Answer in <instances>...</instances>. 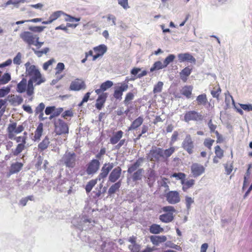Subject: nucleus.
Listing matches in <instances>:
<instances>
[{
    "mask_svg": "<svg viewBox=\"0 0 252 252\" xmlns=\"http://www.w3.org/2000/svg\"><path fill=\"white\" fill-rule=\"evenodd\" d=\"M26 144L24 143L18 144L15 149L12 150V155L14 156H17L26 148Z\"/></svg>",
    "mask_w": 252,
    "mask_h": 252,
    "instance_id": "c03bdc74",
    "label": "nucleus"
},
{
    "mask_svg": "<svg viewBox=\"0 0 252 252\" xmlns=\"http://www.w3.org/2000/svg\"><path fill=\"white\" fill-rule=\"evenodd\" d=\"M43 125L42 123H40L38 125L35 131H34V135L33 138V140L36 141L40 139L43 133Z\"/></svg>",
    "mask_w": 252,
    "mask_h": 252,
    "instance_id": "c9c22d12",
    "label": "nucleus"
},
{
    "mask_svg": "<svg viewBox=\"0 0 252 252\" xmlns=\"http://www.w3.org/2000/svg\"><path fill=\"white\" fill-rule=\"evenodd\" d=\"M27 136H14V138H12V139L14 140L18 144H26L27 143Z\"/></svg>",
    "mask_w": 252,
    "mask_h": 252,
    "instance_id": "3c124183",
    "label": "nucleus"
},
{
    "mask_svg": "<svg viewBox=\"0 0 252 252\" xmlns=\"http://www.w3.org/2000/svg\"><path fill=\"white\" fill-rule=\"evenodd\" d=\"M22 54L20 52L17 54L13 59V63L17 65H20L21 63Z\"/></svg>",
    "mask_w": 252,
    "mask_h": 252,
    "instance_id": "052dcab7",
    "label": "nucleus"
},
{
    "mask_svg": "<svg viewBox=\"0 0 252 252\" xmlns=\"http://www.w3.org/2000/svg\"><path fill=\"white\" fill-rule=\"evenodd\" d=\"M163 149L157 147H153L147 154V158L150 161H159L162 158Z\"/></svg>",
    "mask_w": 252,
    "mask_h": 252,
    "instance_id": "423d86ee",
    "label": "nucleus"
},
{
    "mask_svg": "<svg viewBox=\"0 0 252 252\" xmlns=\"http://www.w3.org/2000/svg\"><path fill=\"white\" fill-rule=\"evenodd\" d=\"M114 163L112 162L105 163L102 166L101 172L95 179H92L90 180L86 185L85 190L87 193H89L92 190L94 187L97 184V180L100 181L105 179L110 171H111L114 167Z\"/></svg>",
    "mask_w": 252,
    "mask_h": 252,
    "instance_id": "f257e3e1",
    "label": "nucleus"
},
{
    "mask_svg": "<svg viewBox=\"0 0 252 252\" xmlns=\"http://www.w3.org/2000/svg\"><path fill=\"white\" fill-rule=\"evenodd\" d=\"M175 148L174 147H171L170 148L163 150V157L162 159H167L175 152Z\"/></svg>",
    "mask_w": 252,
    "mask_h": 252,
    "instance_id": "37998d69",
    "label": "nucleus"
},
{
    "mask_svg": "<svg viewBox=\"0 0 252 252\" xmlns=\"http://www.w3.org/2000/svg\"><path fill=\"white\" fill-rule=\"evenodd\" d=\"M23 165V163L19 162L12 163L10 167L9 171V175L18 173L22 169Z\"/></svg>",
    "mask_w": 252,
    "mask_h": 252,
    "instance_id": "393cba45",
    "label": "nucleus"
},
{
    "mask_svg": "<svg viewBox=\"0 0 252 252\" xmlns=\"http://www.w3.org/2000/svg\"><path fill=\"white\" fill-rule=\"evenodd\" d=\"M193 87L192 86H185L181 90L182 94L186 96L187 98H190L192 95V91Z\"/></svg>",
    "mask_w": 252,
    "mask_h": 252,
    "instance_id": "2f4dec72",
    "label": "nucleus"
},
{
    "mask_svg": "<svg viewBox=\"0 0 252 252\" xmlns=\"http://www.w3.org/2000/svg\"><path fill=\"white\" fill-rule=\"evenodd\" d=\"M144 121L143 118L139 116L135 119L131 124L130 126L128 127V130L136 129L138 127L142 125Z\"/></svg>",
    "mask_w": 252,
    "mask_h": 252,
    "instance_id": "bb28decb",
    "label": "nucleus"
},
{
    "mask_svg": "<svg viewBox=\"0 0 252 252\" xmlns=\"http://www.w3.org/2000/svg\"><path fill=\"white\" fill-rule=\"evenodd\" d=\"M159 219L163 222L168 223L174 220V215L172 213H166L160 215Z\"/></svg>",
    "mask_w": 252,
    "mask_h": 252,
    "instance_id": "72a5a7b5",
    "label": "nucleus"
},
{
    "mask_svg": "<svg viewBox=\"0 0 252 252\" xmlns=\"http://www.w3.org/2000/svg\"><path fill=\"white\" fill-rule=\"evenodd\" d=\"M84 29L87 31H97L99 29L97 27V25L93 22H89L83 26Z\"/></svg>",
    "mask_w": 252,
    "mask_h": 252,
    "instance_id": "473e14b6",
    "label": "nucleus"
},
{
    "mask_svg": "<svg viewBox=\"0 0 252 252\" xmlns=\"http://www.w3.org/2000/svg\"><path fill=\"white\" fill-rule=\"evenodd\" d=\"M175 56L173 54H170L163 61L164 66L166 67L170 63L172 62Z\"/></svg>",
    "mask_w": 252,
    "mask_h": 252,
    "instance_id": "6e6d98bb",
    "label": "nucleus"
},
{
    "mask_svg": "<svg viewBox=\"0 0 252 252\" xmlns=\"http://www.w3.org/2000/svg\"><path fill=\"white\" fill-rule=\"evenodd\" d=\"M144 169L143 168H139L134 172L132 175V179L133 182H136L140 180L142 178L144 173Z\"/></svg>",
    "mask_w": 252,
    "mask_h": 252,
    "instance_id": "ea45409f",
    "label": "nucleus"
},
{
    "mask_svg": "<svg viewBox=\"0 0 252 252\" xmlns=\"http://www.w3.org/2000/svg\"><path fill=\"white\" fill-rule=\"evenodd\" d=\"M205 168L204 166L198 163H193L190 166V171L192 176L196 178L205 172Z\"/></svg>",
    "mask_w": 252,
    "mask_h": 252,
    "instance_id": "ddd939ff",
    "label": "nucleus"
},
{
    "mask_svg": "<svg viewBox=\"0 0 252 252\" xmlns=\"http://www.w3.org/2000/svg\"><path fill=\"white\" fill-rule=\"evenodd\" d=\"M63 159L66 167L73 168L76 166V155L74 153L66 152Z\"/></svg>",
    "mask_w": 252,
    "mask_h": 252,
    "instance_id": "9d476101",
    "label": "nucleus"
},
{
    "mask_svg": "<svg viewBox=\"0 0 252 252\" xmlns=\"http://www.w3.org/2000/svg\"><path fill=\"white\" fill-rule=\"evenodd\" d=\"M134 96V93L132 92H129L126 94L124 100V103L125 105L127 107L125 112L126 114L129 112L132 109V107L130 106V104L131 103L132 100H133Z\"/></svg>",
    "mask_w": 252,
    "mask_h": 252,
    "instance_id": "dca6fc26",
    "label": "nucleus"
},
{
    "mask_svg": "<svg viewBox=\"0 0 252 252\" xmlns=\"http://www.w3.org/2000/svg\"><path fill=\"white\" fill-rule=\"evenodd\" d=\"M150 239L152 244L155 246H158L167 240V238L164 235H152L150 237Z\"/></svg>",
    "mask_w": 252,
    "mask_h": 252,
    "instance_id": "5701e85b",
    "label": "nucleus"
},
{
    "mask_svg": "<svg viewBox=\"0 0 252 252\" xmlns=\"http://www.w3.org/2000/svg\"><path fill=\"white\" fill-rule=\"evenodd\" d=\"M162 210L163 212H167V213H172L176 212V210L174 207L171 206H167L163 207L162 208Z\"/></svg>",
    "mask_w": 252,
    "mask_h": 252,
    "instance_id": "e2e57ef3",
    "label": "nucleus"
},
{
    "mask_svg": "<svg viewBox=\"0 0 252 252\" xmlns=\"http://www.w3.org/2000/svg\"><path fill=\"white\" fill-rule=\"evenodd\" d=\"M54 132L56 135L67 134L69 133V126L63 120L58 118L53 120Z\"/></svg>",
    "mask_w": 252,
    "mask_h": 252,
    "instance_id": "20e7f679",
    "label": "nucleus"
},
{
    "mask_svg": "<svg viewBox=\"0 0 252 252\" xmlns=\"http://www.w3.org/2000/svg\"><path fill=\"white\" fill-rule=\"evenodd\" d=\"M132 79L126 77L125 80L121 83H118L117 86L114 88V91L113 94V97L117 100H121L123 93L126 92L128 89V83Z\"/></svg>",
    "mask_w": 252,
    "mask_h": 252,
    "instance_id": "39448f33",
    "label": "nucleus"
},
{
    "mask_svg": "<svg viewBox=\"0 0 252 252\" xmlns=\"http://www.w3.org/2000/svg\"><path fill=\"white\" fill-rule=\"evenodd\" d=\"M203 119V116L195 110L187 111L184 116V121L186 123H189L190 121H201Z\"/></svg>",
    "mask_w": 252,
    "mask_h": 252,
    "instance_id": "1a4fd4ad",
    "label": "nucleus"
},
{
    "mask_svg": "<svg viewBox=\"0 0 252 252\" xmlns=\"http://www.w3.org/2000/svg\"><path fill=\"white\" fill-rule=\"evenodd\" d=\"M62 16H64V21L69 22H78L80 20V18H75L70 15H68L62 10H58L53 12L50 16L49 18L47 21L42 22L43 24L48 25L51 24L55 20L59 18Z\"/></svg>",
    "mask_w": 252,
    "mask_h": 252,
    "instance_id": "7ed1b4c3",
    "label": "nucleus"
},
{
    "mask_svg": "<svg viewBox=\"0 0 252 252\" xmlns=\"http://www.w3.org/2000/svg\"><path fill=\"white\" fill-rule=\"evenodd\" d=\"M33 82H32V81H28V85L27 86V89H26L27 94L29 96H31L34 93V87L33 85Z\"/></svg>",
    "mask_w": 252,
    "mask_h": 252,
    "instance_id": "de8ad7c7",
    "label": "nucleus"
},
{
    "mask_svg": "<svg viewBox=\"0 0 252 252\" xmlns=\"http://www.w3.org/2000/svg\"><path fill=\"white\" fill-rule=\"evenodd\" d=\"M164 229L160 225L156 223L152 224L149 228L150 233L154 234H159L163 231Z\"/></svg>",
    "mask_w": 252,
    "mask_h": 252,
    "instance_id": "e433bc0d",
    "label": "nucleus"
},
{
    "mask_svg": "<svg viewBox=\"0 0 252 252\" xmlns=\"http://www.w3.org/2000/svg\"><path fill=\"white\" fill-rule=\"evenodd\" d=\"M45 109V104L43 102L40 103L35 108V114L39 115L38 119L41 121H44L46 118L44 117L43 110Z\"/></svg>",
    "mask_w": 252,
    "mask_h": 252,
    "instance_id": "a878e982",
    "label": "nucleus"
},
{
    "mask_svg": "<svg viewBox=\"0 0 252 252\" xmlns=\"http://www.w3.org/2000/svg\"><path fill=\"white\" fill-rule=\"evenodd\" d=\"M179 61L180 63L188 62L195 63V59L189 53H181L178 55Z\"/></svg>",
    "mask_w": 252,
    "mask_h": 252,
    "instance_id": "6ab92c4d",
    "label": "nucleus"
},
{
    "mask_svg": "<svg viewBox=\"0 0 252 252\" xmlns=\"http://www.w3.org/2000/svg\"><path fill=\"white\" fill-rule=\"evenodd\" d=\"M163 83L162 82L159 81L154 86L153 89L154 94L159 93L162 91Z\"/></svg>",
    "mask_w": 252,
    "mask_h": 252,
    "instance_id": "8fccbe9b",
    "label": "nucleus"
},
{
    "mask_svg": "<svg viewBox=\"0 0 252 252\" xmlns=\"http://www.w3.org/2000/svg\"><path fill=\"white\" fill-rule=\"evenodd\" d=\"M55 62L56 61L54 59H51L47 62L44 63L43 64V70H47L49 69V66L52 65L53 63H55Z\"/></svg>",
    "mask_w": 252,
    "mask_h": 252,
    "instance_id": "4d7b16f0",
    "label": "nucleus"
},
{
    "mask_svg": "<svg viewBox=\"0 0 252 252\" xmlns=\"http://www.w3.org/2000/svg\"><path fill=\"white\" fill-rule=\"evenodd\" d=\"M181 184L183 185L182 190L186 192L189 188H192L194 186L195 184V180L191 179L185 181V179H184L183 181H182Z\"/></svg>",
    "mask_w": 252,
    "mask_h": 252,
    "instance_id": "7c9ffc66",
    "label": "nucleus"
},
{
    "mask_svg": "<svg viewBox=\"0 0 252 252\" xmlns=\"http://www.w3.org/2000/svg\"><path fill=\"white\" fill-rule=\"evenodd\" d=\"M165 67L164 66L163 63H162L160 61L156 62L150 68V71L153 72L156 70H159Z\"/></svg>",
    "mask_w": 252,
    "mask_h": 252,
    "instance_id": "a18cd8bd",
    "label": "nucleus"
},
{
    "mask_svg": "<svg viewBox=\"0 0 252 252\" xmlns=\"http://www.w3.org/2000/svg\"><path fill=\"white\" fill-rule=\"evenodd\" d=\"M122 169L120 166L114 168L109 176V181L111 183L116 182L121 177Z\"/></svg>",
    "mask_w": 252,
    "mask_h": 252,
    "instance_id": "f3484780",
    "label": "nucleus"
},
{
    "mask_svg": "<svg viewBox=\"0 0 252 252\" xmlns=\"http://www.w3.org/2000/svg\"><path fill=\"white\" fill-rule=\"evenodd\" d=\"M171 177H175L180 179L182 181H183L184 179H185L186 174L184 173L179 172V173H174L171 176Z\"/></svg>",
    "mask_w": 252,
    "mask_h": 252,
    "instance_id": "680f3d73",
    "label": "nucleus"
},
{
    "mask_svg": "<svg viewBox=\"0 0 252 252\" xmlns=\"http://www.w3.org/2000/svg\"><path fill=\"white\" fill-rule=\"evenodd\" d=\"M194 203L193 198L189 196H185V204L186 207L188 210H189L191 208V205Z\"/></svg>",
    "mask_w": 252,
    "mask_h": 252,
    "instance_id": "5fc2aeb1",
    "label": "nucleus"
},
{
    "mask_svg": "<svg viewBox=\"0 0 252 252\" xmlns=\"http://www.w3.org/2000/svg\"><path fill=\"white\" fill-rule=\"evenodd\" d=\"M166 200L171 204L178 203L180 201L179 193L177 191H170L166 194Z\"/></svg>",
    "mask_w": 252,
    "mask_h": 252,
    "instance_id": "2eb2a0df",
    "label": "nucleus"
},
{
    "mask_svg": "<svg viewBox=\"0 0 252 252\" xmlns=\"http://www.w3.org/2000/svg\"><path fill=\"white\" fill-rule=\"evenodd\" d=\"M74 115L73 111L71 109L65 110L63 112L62 117L65 120H67L68 118H72Z\"/></svg>",
    "mask_w": 252,
    "mask_h": 252,
    "instance_id": "603ef678",
    "label": "nucleus"
},
{
    "mask_svg": "<svg viewBox=\"0 0 252 252\" xmlns=\"http://www.w3.org/2000/svg\"><path fill=\"white\" fill-rule=\"evenodd\" d=\"M123 134L124 132L121 130L113 132L112 135L110 138V143L112 145L117 144L122 138Z\"/></svg>",
    "mask_w": 252,
    "mask_h": 252,
    "instance_id": "b1692460",
    "label": "nucleus"
},
{
    "mask_svg": "<svg viewBox=\"0 0 252 252\" xmlns=\"http://www.w3.org/2000/svg\"><path fill=\"white\" fill-rule=\"evenodd\" d=\"M94 51L96 54L93 56V60L95 61L100 56H102L107 50V48L104 45H100L94 48Z\"/></svg>",
    "mask_w": 252,
    "mask_h": 252,
    "instance_id": "aec40b11",
    "label": "nucleus"
},
{
    "mask_svg": "<svg viewBox=\"0 0 252 252\" xmlns=\"http://www.w3.org/2000/svg\"><path fill=\"white\" fill-rule=\"evenodd\" d=\"M113 83L112 81L107 80L101 84L99 89H95V92L97 94H101V93H103V92L110 88L113 86Z\"/></svg>",
    "mask_w": 252,
    "mask_h": 252,
    "instance_id": "4be33fe9",
    "label": "nucleus"
},
{
    "mask_svg": "<svg viewBox=\"0 0 252 252\" xmlns=\"http://www.w3.org/2000/svg\"><path fill=\"white\" fill-rule=\"evenodd\" d=\"M100 162L97 159L91 160L86 165V171L88 175H94L98 170L100 167Z\"/></svg>",
    "mask_w": 252,
    "mask_h": 252,
    "instance_id": "f8f14e48",
    "label": "nucleus"
},
{
    "mask_svg": "<svg viewBox=\"0 0 252 252\" xmlns=\"http://www.w3.org/2000/svg\"><path fill=\"white\" fill-rule=\"evenodd\" d=\"M49 144V139L47 136H46L38 145L39 151L40 152L43 151L48 147Z\"/></svg>",
    "mask_w": 252,
    "mask_h": 252,
    "instance_id": "58836bf2",
    "label": "nucleus"
},
{
    "mask_svg": "<svg viewBox=\"0 0 252 252\" xmlns=\"http://www.w3.org/2000/svg\"><path fill=\"white\" fill-rule=\"evenodd\" d=\"M20 38L28 45L31 46L37 40H39V37L34 35L30 32L25 31L21 32L20 34Z\"/></svg>",
    "mask_w": 252,
    "mask_h": 252,
    "instance_id": "9b49d317",
    "label": "nucleus"
},
{
    "mask_svg": "<svg viewBox=\"0 0 252 252\" xmlns=\"http://www.w3.org/2000/svg\"><path fill=\"white\" fill-rule=\"evenodd\" d=\"M128 249L132 252H139L140 247L137 244H134L129 245Z\"/></svg>",
    "mask_w": 252,
    "mask_h": 252,
    "instance_id": "13d9d810",
    "label": "nucleus"
},
{
    "mask_svg": "<svg viewBox=\"0 0 252 252\" xmlns=\"http://www.w3.org/2000/svg\"><path fill=\"white\" fill-rule=\"evenodd\" d=\"M10 90L9 87L0 89V97H2L7 95L9 93Z\"/></svg>",
    "mask_w": 252,
    "mask_h": 252,
    "instance_id": "774afa93",
    "label": "nucleus"
},
{
    "mask_svg": "<svg viewBox=\"0 0 252 252\" xmlns=\"http://www.w3.org/2000/svg\"><path fill=\"white\" fill-rule=\"evenodd\" d=\"M78 26V24H73L67 23L66 26H64L63 24H62L57 27L55 28L56 30H62L66 32H68V28H75Z\"/></svg>",
    "mask_w": 252,
    "mask_h": 252,
    "instance_id": "a19ab883",
    "label": "nucleus"
},
{
    "mask_svg": "<svg viewBox=\"0 0 252 252\" xmlns=\"http://www.w3.org/2000/svg\"><path fill=\"white\" fill-rule=\"evenodd\" d=\"M98 95L96 100L95 106L97 110H100L104 107L108 94L106 93H102Z\"/></svg>",
    "mask_w": 252,
    "mask_h": 252,
    "instance_id": "a211bd4d",
    "label": "nucleus"
},
{
    "mask_svg": "<svg viewBox=\"0 0 252 252\" xmlns=\"http://www.w3.org/2000/svg\"><path fill=\"white\" fill-rule=\"evenodd\" d=\"M24 130V127L22 125L17 126V123L15 122L9 124L7 128L8 138L12 139L16 135L20 133Z\"/></svg>",
    "mask_w": 252,
    "mask_h": 252,
    "instance_id": "0eeeda50",
    "label": "nucleus"
},
{
    "mask_svg": "<svg viewBox=\"0 0 252 252\" xmlns=\"http://www.w3.org/2000/svg\"><path fill=\"white\" fill-rule=\"evenodd\" d=\"M192 70L191 67L187 66L184 68L180 73V78L184 82L188 80V77L190 75Z\"/></svg>",
    "mask_w": 252,
    "mask_h": 252,
    "instance_id": "cd10ccee",
    "label": "nucleus"
},
{
    "mask_svg": "<svg viewBox=\"0 0 252 252\" xmlns=\"http://www.w3.org/2000/svg\"><path fill=\"white\" fill-rule=\"evenodd\" d=\"M28 84L27 83V80L26 79L23 78L22 80L17 84L16 90L18 93H23L26 90L27 86Z\"/></svg>",
    "mask_w": 252,
    "mask_h": 252,
    "instance_id": "4c0bfd02",
    "label": "nucleus"
},
{
    "mask_svg": "<svg viewBox=\"0 0 252 252\" xmlns=\"http://www.w3.org/2000/svg\"><path fill=\"white\" fill-rule=\"evenodd\" d=\"M107 18V21L109 22L110 26H115L116 24V17L112 14H108L106 16Z\"/></svg>",
    "mask_w": 252,
    "mask_h": 252,
    "instance_id": "864d4df0",
    "label": "nucleus"
},
{
    "mask_svg": "<svg viewBox=\"0 0 252 252\" xmlns=\"http://www.w3.org/2000/svg\"><path fill=\"white\" fill-rule=\"evenodd\" d=\"M143 161V158H140L132 164L130 165L127 169V172L131 174L135 171H136L138 168L141 165V163Z\"/></svg>",
    "mask_w": 252,
    "mask_h": 252,
    "instance_id": "c756f323",
    "label": "nucleus"
},
{
    "mask_svg": "<svg viewBox=\"0 0 252 252\" xmlns=\"http://www.w3.org/2000/svg\"><path fill=\"white\" fill-rule=\"evenodd\" d=\"M25 66L26 73L30 77L29 81L35 83V85H39L45 82V79L42 77L40 72L35 65H31L30 63L28 62L26 63Z\"/></svg>",
    "mask_w": 252,
    "mask_h": 252,
    "instance_id": "f03ea898",
    "label": "nucleus"
},
{
    "mask_svg": "<svg viewBox=\"0 0 252 252\" xmlns=\"http://www.w3.org/2000/svg\"><path fill=\"white\" fill-rule=\"evenodd\" d=\"M241 108L246 111H252V104H239Z\"/></svg>",
    "mask_w": 252,
    "mask_h": 252,
    "instance_id": "0e129e2a",
    "label": "nucleus"
},
{
    "mask_svg": "<svg viewBox=\"0 0 252 252\" xmlns=\"http://www.w3.org/2000/svg\"><path fill=\"white\" fill-rule=\"evenodd\" d=\"M221 90L219 84L216 85L213 88V89L211 91V94L214 98H217L219 100L220 95L221 93Z\"/></svg>",
    "mask_w": 252,
    "mask_h": 252,
    "instance_id": "79ce46f5",
    "label": "nucleus"
},
{
    "mask_svg": "<svg viewBox=\"0 0 252 252\" xmlns=\"http://www.w3.org/2000/svg\"><path fill=\"white\" fill-rule=\"evenodd\" d=\"M214 140L209 138L205 140L204 145L208 148L209 150H211L212 146L214 142Z\"/></svg>",
    "mask_w": 252,
    "mask_h": 252,
    "instance_id": "bf43d9fd",
    "label": "nucleus"
},
{
    "mask_svg": "<svg viewBox=\"0 0 252 252\" xmlns=\"http://www.w3.org/2000/svg\"><path fill=\"white\" fill-rule=\"evenodd\" d=\"M119 4L122 6L125 9L129 8L128 0H118Z\"/></svg>",
    "mask_w": 252,
    "mask_h": 252,
    "instance_id": "338daca9",
    "label": "nucleus"
},
{
    "mask_svg": "<svg viewBox=\"0 0 252 252\" xmlns=\"http://www.w3.org/2000/svg\"><path fill=\"white\" fill-rule=\"evenodd\" d=\"M196 101L198 105L206 106L207 104L210 106V103L208 102L207 95L202 94L198 95L196 97Z\"/></svg>",
    "mask_w": 252,
    "mask_h": 252,
    "instance_id": "c85d7f7f",
    "label": "nucleus"
},
{
    "mask_svg": "<svg viewBox=\"0 0 252 252\" xmlns=\"http://www.w3.org/2000/svg\"><path fill=\"white\" fill-rule=\"evenodd\" d=\"M215 156L213 158V161L214 163H218L220 159L223 157L224 151L219 145H217L215 147Z\"/></svg>",
    "mask_w": 252,
    "mask_h": 252,
    "instance_id": "412c9836",
    "label": "nucleus"
},
{
    "mask_svg": "<svg viewBox=\"0 0 252 252\" xmlns=\"http://www.w3.org/2000/svg\"><path fill=\"white\" fill-rule=\"evenodd\" d=\"M86 88L85 82L80 79H75L71 82L69 89L71 91H79L81 90H84Z\"/></svg>",
    "mask_w": 252,
    "mask_h": 252,
    "instance_id": "4468645a",
    "label": "nucleus"
},
{
    "mask_svg": "<svg viewBox=\"0 0 252 252\" xmlns=\"http://www.w3.org/2000/svg\"><path fill=\"white\" fill-rule=\"evenodd\" d=\"M122 185L121 180H119L118 182L113 184L109 189L108 193L109 195L115 193L116 191L119 190Z\"/></svg>",
    "mask_w": 252,
    "mask_h": 252,
    "instance_id": "f704fd0d",
    "label": "nucleus"
},
{
    "mask_svg": "<svg viewBox=\"0 0 252 252\" xmlns=\"http://www.w3.org/2000/svg\"><path fill=\"white\" fill-rule=\"evenodd\" d=\"M64 69V64L62 63H59L57 64L55 68L57 74L61 73Z\"/></svg>",
    "mask_w": 252,
    "mask_h": 252,
    "instance_id": "69168bd1",
    "label": "nucleus"
},
{
    "mask_svg": "<svg viewBox=\"0 0 252 252\" xmlns=\"http://www.w3.org/2000/svg\"><path fill=\"white\" fill-rule=\"evenodd\" d=\"M11 80V76L9 73H5L0 78V84H5Z\"/></svg>",
    "mask_w": 252,
    "mask_h": 252,
    "instance_id": "09e8293b",
    "label": "nucleus"
},
{
    "mask_svg": "<svg viewBox=\"0 0 252 252\" xmlns=\"http://www.w3.org/2000/svg\"><path fill=\"white\" fill-rule=\"evenodd\" d=\"M182 147L189 155H191L193 153L195 144L190 134L186 135L182 143Z\"/></svg>",
    "mask_w": 252,
    "mask_h": 252,
    "instance_id": "6e6552de",
    "label": "nucleus"
},
{
    "mask_svg": "<svg viewBox=\"0 0 252 252\" xmlns=\"http://www.w3.org/2000/svg\"><path fill=\"white\" fill-rule=\"evenodd\" d=\"M63 111V108H62V107L56 108L55 107V109L53 112V114H51L49 117V119L52 120L53 118L59 116L61 114H62V113Z\"/></svg>",
    "mask_w": 252,
    "mask_h": 252,
    "instance_id": "49530a36",
    "label": "nucleus"
}]
</instances>
